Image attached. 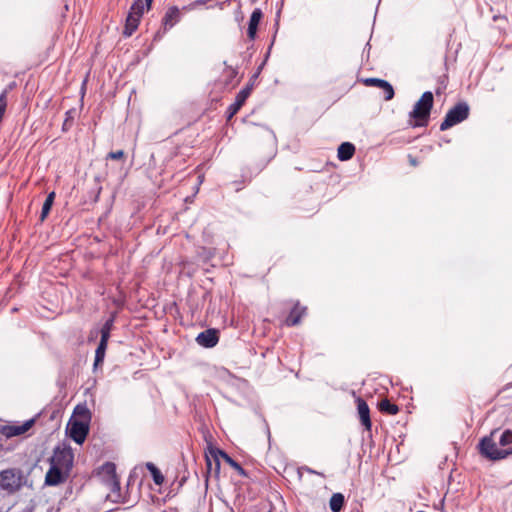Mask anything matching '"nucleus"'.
Here are the masks:
<instances>
[{
  "label": "nucleus",
  "instance_id": "obj_1",
  "mask_svg": "<svg viewBox=\"0 0 512 512\" xmlns=\"http://www.w3.org/2000/svg\"><path fill=\"white\" fill-rule=\"evenodd\" d=\"M497 429L491 431L488 436L483 437L479 444V453L490 461H500L512 456V430L506 429L499 437L497 445L494 436Z\"/></svg>",
  "mask_w": 512,
  "mask_h": 512
},
{
  "label": "nucleus",
  "instance_id": "obj_2",
  "mask_svg": "<svg viewBox=\"0 0 512 512\" xmlns=\"http://www.w3.org/2000/svg\"><path fill=\"white\" fill-rule=\"evenodd\" d=\"M434 104L432 92H424L409 113L408 125L412 128L426 127Z\"/></svg>",
  "mask_w": 512,
  "mask_h": 512
},
{
  "label": "nucleus",
  "instance_id": "obj_3",
  "mask_svg": "<svg viewBox=\"0 0 512 512\" xmlns=\"http://www.w3.org/2000/svg\"><path fill=\"white\" fill-rule=\"evenodd\" d=\"M25 483L23 472L19 468H10L0 472V488L12 494Z\"/></svg>",
  "mask_w": 512,
  "mask_h": 512
},
{
  "label": "nucleus",
  "instance_id": "obj_4",
  "mask_svg": "<svg viewBox=\"0 0 512 512\" xmlns=\"http://www.w3.org/2000/svg\"><path fill=\"white\" fill-rule=\"evenodd\" d=\"M469 113L470 108L466 102L457 103L446 113L444 120L440 124V130H448L449 128L463 122L468 118Z\"/></svg>",
  "mask_w": 512,
  "mask_h": 512
},
{
  "label": "nucleus",
  "instance_id": "obj_5",
  "mask_svg": "<svg viewBox=\"0 0 512 512\" xmlns=\"http://www.w3.org/2000/svg\"><path fill=\"white\" fill-rule=\"evenodd\" d=\"M144 13V1L134 0L126 17L123 36L130 37L138 28Z\"/></svg>",
  "mask_w": 512,
  "mask_h": 512
},
{
  "label": "nucleus",
  "instance_id": "obj_6",
  "mask_svg": "<svg viewBox=\"0 0 512 512\" xmlns=\"http://www.w3.org/2000/svg\"><path fill=\"white\" fill-rule=\"evenodd\" d=\"M74 461V454L70 447H56L50 458V464L70 474Z\"/></svg>",
  "mask_w": 512,
  "mask_h": 512
},
{
  "label": "nucleus",
  "instance_id": "obj_7",
  "mask_svg": "<svg viewBox=\"0 0 512 512\" xmlns=\"http://www.w3.org/2000/svg\"><path fill=\"white\" fill-rule=\"evenodd\" d=\"M68 428L70 437L77 444H82L89 433V423L85 421L71 420Z\"/></svg>",
  "mask_w": 512,
  "mask_h": 512
},
{
  "label": "nucleus",
  "instance_id": "obj_8",
  "mask_svg": "<svg viewBox=\"0 0 512 512\" xmlns=\"http://www.w3.org/2000/svg\"><path fill=\"white\" fill-rule=\"evenodd\" d=\"M362 82L367 87H378V89H382L385 101H389L394 98V88L388 81L379 78H365Z\"/></svg>",
  "mask_w": 512,
  "mask_h": 512
},
{
  "label": "nucleus",
  "instance_id": "obj_9",
  "mask_svg": "<svg viewBox=\"0 0 512 512\" xmlns=\"http://www.w3.org/2000/svg\"><path fill=\"white\" fill-rule=\"evenodd\" d=\"M34 423V419H30L21 425H5L1 427L0 432L6 438H12L26 433L30 428H32Z\"/></svg>",
  "mask_w": 512,
  "mask_h": 512
},
{
  "label": "nucleus",
  "instance_id": "obj_10",
  "mask_svg": "<svg viewBox=\"0 0 512 512\" xmlns=\"http://www.w3.org/2000/svg\"><path fill=\"white\" fill-rule=\"evenodd\" d=\"M69 474L50 464V468L45 475V484L48 486H57L66 481Z\"/></svg>",
  "mask_w": 512,
  "mask_h": 512
},
{
  "label": "nucleus",
  "instance_id": "obj_11",
  "mask_svg": "<svg viewBox=\"0 0 512 512\" xmlns=\"http://www.w3.org/2000/svg\"><path fill=\"white\" fill-rule=\"evenodd\" d=\"M197 343L205 348H212L217 345L219 341V333L216 329H207L196 338Z\"/></svg>",
  "mask_w": 512,
  "mask_h": 512
},
{
  "label": "nucleus",
  "instance_id": "obj_12",
  "mask_svg": "<svg viewBox=\"0 0 512 512\" xmlns=\"http://www.w3.org/2000/svg\"><path fill=\"white\" fill-rule=\"evenodd\" d=\"M356 404H357V411H358V416H359L361 424L364 426L366 431H371L372 422L370 419V409H369L368 404L361 397H358L356 399Z\"/></svg>",
  "mask_w": 512,
  "mask_h": 512
},
{
  "label": "nucleus",
  "instance_id": "obj_13",
  "mask_svg": "<svg viewBox=\"0 0 512 512\" xmlns=\"http://www.w3.org/2000/svg\"><path fill=\"white\" fill-rule=\"evenodd\" d=\"M98 476L103 486L108 485L110 479H115L118 476L116 473V465L112 462L104 463L98 471Z\"/></svg>",
  "mask_w": 512,
  "mask_h": 512
},
{
  "label": "nucleus",
  "instance_id": "obj_14",
  "mask_svg": "<svg viewBox=\"0 0 512 512\" xmlns=\"http://www.w3.org/2000/svg\"><path fill=\"white\" fill-rule=\"evenodd\" d=\"M307 308L305 306H301L297 301L293 308L291 309L289 315L285 320V324L287 326H296L300 323L302 317L306 314Z\"/></svg>",
  "mask_w": 512,
  "mask_h": 512
},
{
  "label": "nucleus",
  "instance_id": "obj_15",
  "mask_svg": "<svg viewBox=\"0 0 512 512\" xmlns=\"http://www.w3.org/2000/svg\"><path fill=\"white\" fill-rule=\"evenodd\" d=\"M181 20V10L177 6L168 7L164 17L162 18V24L165 29L172 28Z\"/></svg>",
  "mask_w": 512,
  "mask_h": 512
},
{
  "label": "nucleus",
  "instance_id": "obj_16",
  "mask_svg": "<svg viewBox=\"0 0 512 512\" xmlns=\"http://www.w3.org/2000/svg\"><path fill=\"white\" fill-rule=\"evenodd\" d=\"M106 499L112 502H120L122 499V495L120 492V481L117 476L115 479H110V483L106 486Z\"/></svg>",
  "mask_w": 512,
  "mask_h": 512
},
{
  "label": "nucleus",
  "instance_id": "obj_17",
  "mask_svg": "<svg viewBox=\"0 0 512 512\" xmlns=\"http://www.w3.org/2000/svg\"><path fill=\"white\" fill-rule=\"evenodd\" d=\"M263 17L261 9L256 8L253 10L250 20L248 23L247 35L250 40H254L256 37L258 25Z\"/></svg>",
  "mask_w": 512,
  "mask_h": 512
},
{
  "label": "nucleus",
  "instance_id": "obj_18",
  "mask_svg": "<svg viewBox=\"0 0 512 512\" xmlns=\"http://www.w3.org/2000/svg\"><path fill=\"white\" fill-rule=\"evenodd\" d=\"M355 153V146L350 142H343L338 147L337 157L341 161L350 160Z\"/></svg>",
  "mask_w": 512,
  "mask_h": 512
},
{
  "label": "nucleus",
  "instance_id": "obj_19",
  "mask_svg": "<svg viewBox=\"0 0 512 512\" xmlns=\"http://www.w3.org/2000/svg\"><path fill=\"white\" fill-rule=\"evenodd\" d=\"M219 454L223 458V460L231 468H233L240 476L247 477V472L242 468V466L238 462H236L234 459H232L226 452L219 451Z\"/></svg>",
  "mask_w": 512,
  "mask_h": 512
},
{
  "label": "nucleus",
  "instance_id": "obj_20",
  "mask_svg": "<svg viewBox=\"0 0 512 512\" xmlns=\"http://www.w3.org/2000/svg\"><path fill=\"white\" fill-rule=\"evenodd\" d=\"M345 504V498L342 493H334L329 501V507L332 512H340Z\"/></svg>",
  "mask_w": 512,
  "mask_h": 512
},
{
  "label": "nucleus",
  "instance_id": "obj_21",
  "mask_svg": "<svg viewBox=\"0 0 512 512\" xmlns=\"http://www.w3.org/2000/svg\"><path fill=\"white\" fill-rule=\"evenodd\" d=\"M378 407L382 413L388 415H396L399 412V407L396 404L390 402L388 399L381 400Z\"/></svg>",
  "mask_w": 512,
  "mask_h": 512
},
{
  "label": "nucleus",
  "instance_id": "obj_22",
  "mask_svg": "<svg viewBox=\"0 0 512 512\" xmlns=\"http://www.w3.org/2000/svg\"><path fill=\"white\" fill-rule=\"evenodd\" d=\"M54 199H55V192L52 191L47 195V197L43 203L41 215H40L41 221H44L46 219V217L48 216V214L50 213V210L54 203Z\"/></svg>",
  "mask_w": 512,
  "mask_h": 512
},
{
  "label": "nucleus",
  "instance_id": "obj_23",
  "mask_svg": "<svg viewBox=\"0 0 512 512\" xmlns=\"http://www.w3.org/2000/svg\"><path fill=\"white\" fill-rule=\"evenodd\" d=\"M146 468L151 473L153 481L156 485L160 486L164 483L163 474L152 462H147Z\"/></svg>",
  "mask_w": 512,
  "mask_h": 512
},
{
  "label": "nucleus",
  "instance_id": "obj_24",
  "mask_svg": "<svg viewBox=\"0 0 512 512\" xmlns=\"http://www.w3.org/2000/svg\"><path fill=\"white\" fill-rule=\"evenodd\" d=\"M74 415L80 418L79 421L90 422V411L85 405H77L74 409Z\"/></svg>",
  "mask_w": 512,
  "mask_h": 512
},
{
  "label": "nucleus",
  "instance_id": "obj_25",
  "mask_svg": "<svg viewBox=\"0 0 512 512\" xmlns=\"http://www.w3.org/2000/svg\"><path fill=\"white\" fill-rule=\"evenodd\" d=\"M243 105L244 103L237 97H235V101L227 108V120H231L238 113V111L242 108Z\"/></svg>",
  "mask_w": 512,
  "mask_h": 512
},
{
  "label": "nucleus",
  "instance_id": "obj_26",
  "mask_svg": "<svg viewBox=\"0 0 512 512\" xmlns=\"http://www.w3.org/2000/svg\"><path fill=\"white\" fill-rule=\"evenodd\" d=\"M107 346V344L103 343L98 344V347L95 351L94 367H97L98 365H101L103 363Z\"/></svg>",
  "mask_w": 512,
  "mask_h": 512
},
{
  "label": "nucleus",
  "instance_id": "obj_27",
  "mask_svg": "<svg viewBox=\"0 0 512 512\" xmlns=\"http://www.w3.org/2000/svg\"><path fill=\"white\" fill-rule=\"evenodd\" d=\"M7 95L8 89H4L3 92L0 94V121L3 120L4 114L7 109Z\"/></svg>",
  "mask_w": 512,
  "mask_h": 512
},
{
  "label": "nucleus",
  "instance_id": "obj_28",
  "mask_svg": "<svg viewBox=\"0 0 512 512\" xmlns=\"http://www.w3.org/2000/svg\"><path fill=\"white\" fill-rule=\"evenodd\" d=\"M251 90L252 88L250 86H246L244 87L242 90H240L236 97L241 100L243 103L246 102L247 98L250 96L251 94Z\"/></svg>",
  "mask_w": 512,
  "mask_h": 512
},
{
  "label": "nucleus",
  "instance_id": "obj_29",
  "mask_svg": "<svg viewBox=\"0 0 512 512\" xmlns=\"http://www.w3.org/2000/svg\"><path fill=\"white\" fill-rule=\"evenodd\" d=\"M125 153L123 150L111 151L107 154L106 159L121 160L124 159Z\"/></svg>",
  "mask_w": 512,
  "mask_h": 512
},
{
  "label": "nucleus",
  "instance_id": "obj_30",
  "mask_svg": "<svg viewBox=\"0 0 512 512\" xmlns=\"http://www.w3.org/2000/svg\"><path fill=\"white\" fill-rule=\"evenodd\" d=\"M114 318L108 319L102 326L101 330L111 333L113 328Z\"/></svg>",
  "mask_w": 512,
  "mask_h": 512
},
{
  "label": "nucleus",
  "instance_id": "obj_31",
  "mask_svg": "<svg viewBox=\"0 0 512 512\" xmlns=\"http://www.w3.org/2000/svg\"><path fill=\"white\" fill-rule=\"evenodd\" d=\"M100 334H101V338H100V342L99 343H103V344H107L108 345V341H109V338H110V333L106 332V331L100 330Z\"/></svg>",
  "mask_w": 512,
  "mask_h": 512
},
{
  "label": "nucleus",
  "instance_id": "obj_32",
  "mask_svg": "<svg viewBox=\"0 0 512 512\" xmlns=\"http://www.w3.org/2000/svg\"><path fill=\"white\" fill-rule=\"evenodd\" d=\"M226 73H227V76L230 78V79H233L236 77L237 75V71L231 67L227 68L226 69Z\"/></svg>",
  "mask_w": 512,
  "mask_h": 512
},
{
  "label": "nucleus",
  "instance_id": "obj_33",
  "mask_svg": "<svg viewBox=\"0 0 512 512\" xmlns=\"http://www.w3.org/2000/svg\"><path fill=\"white\" fill-rule=\"evenodd\" d=\"M152 2H153V0H145L144 6L146 5L147 10H150V8L152 6Z\"/></svg>",
  "mask_w": 512,
  "mask_h": 512
},
{
  "label": "nucleus",
  "instance_id": "obj_34",
  "mask_svg": "<svg viewBox=\"0 0 512 512\" xmlns=\"http://www.w3.org/2000/svg\"><path fill=\"white\" fill-rule=\"evenodd\" d=\"M253 3H255L257 0H251Z\"/></svg>",
  "mask_w": 512,
  "mask_h": 512
}]
</instances>
